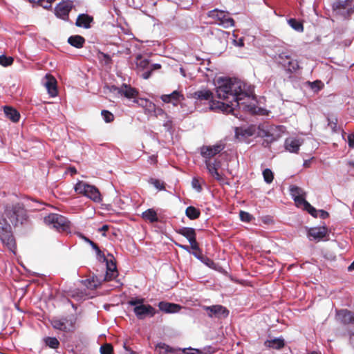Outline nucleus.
I'll return each instance as SVG.
<instances>
[{"label":"nucleus","instance_id":"obj_1","mask_svg":"<svg viewBox=\"0 0 354 354\" xmlns=\"http://www.w3.org/2000/svg\"><path fill=\"white\" fill-rule=\"evenodd\" d=\"M216 93L218 98L227 102L214 100L213 93L207 88L195 91L192 94V97L196 102L208 101L209 109L213 111L232 113L236 118H239L235 113L236 107L245 111H254V106L252 103L253 88L240 80L218 78L216 84Z\"/></svg>","mask_w":354,"mask_h":354},{"label":"nucleus","instance_id":"obj_2","mask_svg":"<svg viewBox=\"0 0 354 354\" xmlns=\"http://www.w3.org/2000/svg\"><path fill=\"white\" fill-rule=\"evenodd\" d=\"M284 129L283 126L261 124L258 127L252 125L247 127H237L235 129V133L237 138H239V136L247 138L257 135L265 138L266 141L272 142L281 136V132H283Z\"/></svg>","mask_w":354,"mask_h":354},{"label":"nucleus","instance_id":"obj_3","mask_svg":"<svg viewBox=\"0 0 354 354\" xmlns=\"http://www.w3.org/2000/svg\"><path fill=\"white\" fill-rule=\"evenodd\" d=\"M145 299L141 297H133L128 301V305L133 306V313L138 319H144L146 317H153L156 313V309L149 304H145Z\"/></svg>","mask_w":354,"mask_h":354},{"label":"nucleus","instance_id":"obj_4","mask_svg":"<svg viewBox=\"0 0 354 354\" xmlns=\"http://www.w3.org/2000/svg\"><path fill=\"white\" fill-rule=\"evenodd\" d=\"M74 189L77 194H82L94 202L100 203L102 201L101 194L98 189L94 185L79 181L75 184Z\"/></svg>","mask_w":354,"mask_h":354},{"label":"nucleus","instance_id":"obj_5","mask_svg":"<svg viewBox=\"0 0 354 354\" xmlns=\"http://www.w3.org/2000/svg\"><path fill=\"white\" fill-rule=\"evenodd\" d=\"M46 225L55 228L59 232H66L70 228V222L68 219L58 214H50L44 218Z\"/></svg>","mask_w":354,"mask_h":354},{"label":"nucleus","instance_id":"obj_6","mask_svg":"<svg viewBox=\"0 0 354 354\" xmlns=\"http://www.w3.org/2000/svg\"><path fill=\"white\" fill-rule=\"evenodd\" d=\"M0 239L3 245L15 253L16 244L11 230V226L4 218L0 219Z\"/></svg>","mask_w":354,"mask_h":354},{"label":"nucleus","instance_id":"obj_7","mask_svg":"<svg viewBox=\"0 0 354 354\" xmlns=\"http://www.w3.org/2000/svg\"><path fill=\"white\" fill-rule=\"evenodd\" d=\"M5 214L10 219L11 223L15 225L19 223H23L24 221L26 218V210L19 203L13 205L11 207H7Z\"/></svg>","mask_w":354,"mask_h":354},{"label":"nucleus","instance_id":"obj_8","mask_svg":"<svg viewBox=\"0 0 354 354\" xmlns=\"http://www.w3.org/2000/svg\"><path fill=\"white\" fill-rule=\"evenodd\" d=\"M207 15L209 17L215 19L218 25L225 28H228L234 26V21L230 16V14L227 12L214 9L210 10Z\"/></svg>","mask_w":354,"mask_h":354},{"label":"nucleus","instance_id":"obj_9","mask_svg":"<svg viewBox=\"0 0 354 354\" xmlns=\"http://www.w3.org/2000/svg\"><path fill=\"white\" fill-rule=\"evenodd\" d=\"M333 9L337 15L346 17L354 12V0H337Z\"/></svg>","mask_w":354,"mask_h":354},{"label":"nucleus","instance_id":"obj_10","mask_svg":"<svg viewBox=\"0 0 354 354\" xmlns=\"http://www.w3.org/2000/svg\"><path fill=\"white\" fill-rule=\"evenodd\" d=\"M176 232L188 240L192 250L201 252L198 244L196 241V234L194 228L183 227L177 230Z\"/></svg>","mask_w":354,"mask_h":354},{"label":"nucleus","instance_id":"obj_11","mask_svg":"<svg viewBox=\"0 0 354 354\" xmlns=\"http://www.w3.org/2000/svg\"><path fill=\"white\" fill-rule=\"evenodd\" d=\"M224 149V145L216 144L212 146H203L201 148V154L205 160H210L212 158Z\"/></svg>","mask_w":354,"mask_h":354},{"label":"nucleus","instance_id":"obj_12","mask_svg":"<svg viewBox=\"0 0 354 354\" xmlns=\"http://www.w3.org/2000/svg\"><path fill=\"white\" fill-rule=\"evenodd\" d=\"M204 310L207 312L209 317H226L229 315L228 310L221 305L204 306Z\"/></svg>","mask_w":354,"mask_h":354},{"label":"nucleus","instance_id":"obj_13","mask_svg":"<svg viewBox=\"0 0 354 354\" xmlns=\"http://www.w3.org/2000/svg\"><path fill=\"white\" fill-rule=\"evenodd\" d=\"M73 7L72 1H62L58 3L55 8V12L57 17L65 19Z\"/></svg>","mask_w":354,"mask_h":354},{"label":"nucleus","instance_id":"obj_14","mask_svg":"<svg viewBox=\"0 0 354 354\" xmlns=\"http://www.w3.org/2000/svg\"><path fill=\"white\" fill-rule=\"evenodd\" d=\"M303 140L301 138L295 137H289L286 139L284 147L286 150L290 153H298L300 146L302 145Z\"/></svg>","mask_w":354,"mask_h":354},{"label":"nucleus","instance_id":"obj_15","mask_svg":"<svg viewBox=\"0 0 354 354\" xmlns=\"http://www.w3.org/2000/svg\"><path fill=\"white\" fill-rule=\"evenodd\" d=\"M328 235L327 228L324 226L309 229L308 236L310 240L320 241Z\"/></svg>","mask_w":354,"mask_h":354},{"label":"nucleus","instance_id":"obj_16","mask_svg":"<svg viewBox=\"0 0 354 354\" xmlns=\"http://www.w3.org/2000/svg\"><path fill=\"white\" fill-rule=\"evenodd\" d=\"M110 91L111 92L117 93L121 95H124L127 98L134 97L138 93L136 89L127 86V84H123L120 88H118L115 86H112L110 88Z\"/></svg>","mask_w":354,"mask_h":354},{"label":"nucleus","instance_id":"obj_17","mask_svg":"<svg viewBox=\"0 0 354 354\" xmlns=\"http://www.w3.org/2000/svg\"><path fill=\"white\" fill-rule=\"evenodd\" d=\"M290 194L298 207H301V205L306 201L304 198V190L297 186H290Z\"/></svg>","mask_w":354,"mask_h":354},{"label":"nucleus","instance_id":"obj_18","mask_svg":"<svg viewBox=\"0 0 354 354\" xmlns=\"http://www.w3.org/2000/svg\"><path fill=\"white\" fill-rule=\"evenodd\" d=\"M205 163L209 174L213 178L219 182L224 181V178L222 175L218 172V168L220 165L219 162L214 161V162H212L210 160H205Z\"/></svg>","mask_w":354,"mask_h":354},{"label":"nucleus","instance_id":"obj_19","mask_svg":"<svg viewBox=\"0 0 354 354\" xmlns=\"http://www.w3.org/2000/svg\"><path fill=\"white\" fill-rule=\"evenodd\" d=\"M44 84L51 97H55L57 95V81L53 76L49 74L46 75Z\"/></svg>","mask_w":354,"mask_h":354},{"label":"nucleus","instance_id":"obj_20","mask_svg":"<svg viewBox=\"0 0 354 354\" xmlns=\"http://www.w3.org/2000/svg\"><path fill=\"white\" fill-rule=\"evenodd\" d=\"M160 99L165 103H172L174 106H177L178 102L183 100L184 96L183 95L178 91H174L168 95H162Z\"/></svg>","mask_w":354,"mask_h":354},{"label":"nucleus","instance_id":"obj_21","mask_svg":"<svg viewBox=\"0 0 354 354\" xmlns=\"http://www.w3.org/2000/svg\"><path fill=\"white\" fill-rule=\"evenodd\" d=\"M336 318L343 324L354 323V313L346 309L337 311Z\"/></svg>","mask_w":354,"mask_h":354},{"label":"nucleus","instance_id":"obj_22","mask_svg":"<svg viewBox=\"0 0 354 354\" xmlns=\"http://www.w3.org/2000/svg\"><path fill=\"white\" fill-rule=\"evenodd\" d=\"M159 309L165 313H176L180 311L182 307L176 304L160 301L158 304Z\"/></svg>","mask_w":354,"mask_h":354},{"label":"nucleus","instance_id":"obj_23","mask_svg":"<svg viewBox=\"0 0 354 354\" xmlns=\"http://www.w3.org/2000/svg\"><path fill=\"white\" fill-rule=\"evenodd\" d=\"M136 70L138 73H144L149 68V62L148 59L141 55H138L135 59Z\"/></svg>","mask_w":354,"mask_h":354},{"label":"nucleus","instance_id":"obj_24","mask_svg":"<svg viewBox=\"0 0 354 354\" xmlns=\"http://www.w3.org/2000/svg\"><path fill=\"white\" fill-rule=\"evenodd\" d=\"M118 276L116 265L112 261L106 262V272L104 281H111Z\"/></svg>","mask_w":354,"mask_h":354},{"label":"nucleus","instance_id":"obj_25","mask_svg":"<svg viewBox=\"0 0 354 354\" xmlns=\"http://www.w3.org/2000/svg\"><path fill=\"white\" fill-rule=\"evenodd\" d=\"M68 321L66 318L54 319L52 320V325L54 328L63 331L70 330L69 326L72 327V322L68 324Z\"/></svg>","mask_w":354,"mask_h":354},{"label":"nucleus","instance_id":"obj_26","mask_svg":"<svg viewBox=\"0 0 354 354\" xmlns=\"http://www.w3.org/2000/svg\"><path fill=\"white\" fill-rule=\"evenodd\" d=\"M138 104L142 106L145 110V113L149 115H152L156 104L149 100L141 98L138 102Z\"/></svg>","mask_w":354,"mask_h":354},{"label":"nucleus","instance_id":"obj_27","mask_svg":"<svg viewBox=\"0 0 354 354\" xmlns=\"http://www.w3.org/2000/svg\"><path fill=\"white\" fill-rule=\"evenodd\" d=\"M93 21V18L88 15L82 14L77 17L75 24L78 27H84L88 28L90 23Z\"/></svg>","mask_w":354,"mask_h":354},{"label":"nucleus","instance_id":"obj_28","mask_svg":"<svg viewBox=\"0 0 354 354\" xmlns=\"http://www.w3.org/2000/svg\"><path fill=\"white\" fill-rule=\"evenodd\" d=\"M6 116L14 122H18L20 118L19 113L15 109L10 106L4 107Z\"/></svg>","mask_w":354,"mask_h":354},{"label":"nucleus","instance_id":"obj_29","mask_svg":"<svg viewBox=\"0 0 354 354\" xmlns=\"http://www.w3.org/2000/svg\"><path fill=\"white\" fill-rule=\"evenodd\" d=\"M265 346L274 349H280L284 346V340L281 337L267 340L265 342Z\"/></svg>","mask_w":354,"mask_h":354},{"label":"nucleus","instance_id":"obj_30","mask_svg":"<svg viewBox=\"0 0 354 354\" xmlns=\"http://www.w3.org/2000/svg\"><path fill=\"white\" fill-rule=\"evenodd\" d=\"M68 42L73 46L80 48H82L85 42V39L80 35H73L68 39Z\"/></svg>","mask_w":354,"mask_h":354},{"label":"nucleus","instance_id":"obj_31","mask_svg":"<svg viewBox=\"0 0 354 354\" xmlns=\"http://www.w3.org/2000/svg\"><path fill=\"white\" fill-rule=\"evenodd\" d=\"M142 216L145 220L150 223H155L158 221L157 213L153 209H147L142 213Z\"/></svg>","mask_w":354,"mask_h":354},{"label":"nucleus","instance_id":"obj_32","mask_svg":"<svg viewBox=\"0 0 354 354\" xmlns=\"http://www.w3.org/2000/svg\"><path fill=\"white\" fill-rule=\"evenodd\" d=\"M185 215L191 220L198 218L201 215V211L194 206H189L186 208Z\"/></svg>","mask_w":354,"mask_h":354},{"label":"nucleus","instance_id":"obj_33","mask_svg":"<svg viewBox=\"0 0 354 354\" xmlns=\"http://www.w3.org/2000/svg\"><path fill=\"white\" fill-rule=\"evenodd\" d=\"M289 26L295 30L302 32L304 31V26L301 22L297 21L295 19H290L288 20Z\"/></svg>","mask_w":354,"mask_h":354},{"label":"nucleus","instance_id":"obj_34","mask_svg":"<svg viewBox=\"0 0 354 354\" xmlns=\"http://www.w3.org/2000/svg\"><path fill=\"white\" fill-rule=\"evenodd\" d=\"M290 72H295L299 68V64L297 60L289 59L288 62H281Z\"/></svg>","mask_w":354,"mask_h":354},{"label":"nucleus","instance_id":"obj_35","mask_svg":"<svg viewBox=\"0 0 354 354\" xmlns=\"http://www.w3.org/2000/svg\"><path fill=\"white\" fill-rule=\"evenodd\" d=\"M303 208L306 210L310 215L314 217L318 216V211L313 207L308 201H306L302 205Z\"/></svg>","mask_w":354,"mask_h":354},{"label":"nucleus","instance_id":"obj_36","mask_svg":"<svg viewBox=\"0 0 354 354\" xmlns=\"http://www.w3.org/2000/svg\"><path fill=\"white\" fill-rule=\"evenodd\" d=\"M151 116H154L156 118H168V115L165 113V111L160 107H157L155 106L153 110L152 111V115Z\"/></svg>","mask_w":354,"mask_h":354},{"label":"nucleus","instance_id":"obj_37","mask_svg":"<svg viewBox=\"0 0 354 354\" xmlns=\"http://www.w3.org/2000/svg\"><path fill=\"white\" fill-rule=\"evenodd\" d=\"M31 3H38L44 8L48 9L51 8L52 3L55 0H28Z\"/></svg>","mask_w":354,"mask_h":354},{"label":"nucleus","instance_id":"obj_38","mask_svg":"<svg viewBox=\"0 0 354 354\" xmlns=\"http://www.w3.org/2000/svg\"><path fill=\"white\" fill-rule=\"evenodd\" d=\"M160 67H161V66H160V64H151V65L149 64V68L147 69V71H145L143 73H142L141 76L144 79L147 80V79H148L150 77V75L151 74V72L153 71L156 70V69H159V68H160Z\"/></svg>","mask_w":354,"mask_h":354},{"label":"nucleus","instance_id":"obj_39","mask_svg":"<svg viewBox=\"0 0 354 354\" xmlns=\"http://www.w3.org/2000/svg\"><path fill=\"white\" fill-rule=\"evenodd\" d=\"M45 343L51 348H57L59 345V342L55 337H48L45 338Z\"/></svg>","mask_w":354,"mask_h":354},{"label":"nucleus","instance_id":"obj_40","mask_svg":"<svg viewBox=\"0 0 354 354\" xmlns=\"http://www.w3.org/2000/svg\"><path fill=\"white\" fill-rule=\"evenodd\" d=\"M263 176L265 182L268 184L271 183L274 178L273 173L270 169H266L263 171Z\"/></svg>","mask_w":354,"mask_h":354},{"label":"nucleus","instance_id":"obj_41","mask_svg":"<svg viewBox=\"0 0 354 354\" xmlns=\"http://www.w3.org/2000/svg\"><path fill=\"white\" fill-rule=\"evenodd\" d=\"M13 63V58L6 55H0V64L4 67L9 66Z\"/></svg>","mask_w":354,"mask_h":354},{"label":"nucleus","instance_id":"obj_42","mask_svg":"<svg viewBox=\"0 0 354 354\" xmlns=\"http://www.w3.org/2000/svg\"><path fill=\"white\" fill-rule=\"evenodd\" d=\"M101 283V280H99L97 277H93L92 279L88 280V288L94 289L98 287Z\"/></svg>","mask_w":354,"mask_h":354},{"label":"nucleus","instance_id":"obj_43","mask_svg":"<svg viewBox=\"0 0 354 354\" xmlns=\"http://www.w3.org/2000/svg\"><path fill=\"white\" fill-rule=\"evenodd\" d=\"M113 353V347L109 344H105L100 347V353L101 354H112Z\"/></svg>","mask_w":354,"mask_h":354},{"label":"nucleus","instance_id":"obj_44","mask_svg":"<svg viewBox=\"0 0 354 354\" xmlns=\"http://www.w3.org/2000/svg\"><path fill=\"white\" fill-rule=\"evenodd\" d=\"M102 116L106 122H110L113 121L114 118L113 115L106 110H103L102 111Z\"/></svg>","mask_w":354,"mask_h":354},{"label":"nucleus","instance_id":"obj_45","mask_svg":"<svg viewBox=\"0 0 354 354\" xmlns=\"http://www.w3.org/2000/svg\"><path fill=\"white\" fill-rule=\"evenodd\" d=\"M239 216L240 219L243 222H250L252 218V216L250 214L244 211L240 212Z\"/></svg>","mask_w":354,"mask_h":354},{"label":"nucleus","instance_id":"obj_46","mask_svg":"<svg viewBox=\"0 0 354 354\" xmlns=\"http://www.w3.org/2000/svg\"><path fill=\"white\" fill-rule=\"evenodd\" d=\"M192 187L198 192H201L202 191V187L200 184L199 180L196 177L192 178Z\"/></svg>","mask_w":354,"mask_h":354},{"label":"nucleus","instance_id":"obj_47","mask_svg":"<svg viewBox=\"0 0 354 354\" xmlns=\"http://www.w3.org/2000/svg\"><path fill=\"white\" fill-rule=\"evenodd\" d=\"M328 125L333 131H335L337 126V119L335 117L328 118Z\"/></svg>","mask_w":354,"mask_h":354},{"label":"nucleus","instance_id":"obj_48","mask_svg":"<svg viewBox=\"0 0 354 354\" xmlns=\"http://www.w3.org/2000/svg\"><path fill=\"white\" fill-rule=\"evenodd\" d=\"M233 37L234 38L233 39L232 43L234 46L238 47H243L244 46L243 37L237 38V36L235 34H233Z\"/></svg>","mask_w":354,"mask_h":354},{"label":"nucleus","instance_id":"obj_49","mask_svg":"<svg viewBox=\"0 0 354 354\" xmlns=\"http://www.w3.org/2000/svg\"><path fill=\"white\" fill-rule=\"evenodd\" d=\"M151 183L158 190H162L165 189L163 184L161 183L160 180L157 179H151Z\"/></svg>","mask_w":354,"mask_h":354},{"label":"nucleus","instance_id":"obj_50","mask_svg":"<svg viewBox=\"0 0 354 354\" xmlns=\"http://www.w3.org/2000/svg\"><path fill=\"white\" fill-rule=\"evenodd\" d=\"M183 354H201V352L197 349L185 348Z\"/></svg>","mask_w":354,"mask_h":354},{"label":"nucleus","instance_id":"obj_51","mask_svg":"<svg viewBox=\"0 0 354 354\" xmlns=\"http://www.w3.org/2000/svg\"><path fill=\"white\" fill-rule=\"evenodd\" d=\"M320 84H321L320 81H315V82L310 83L312 89H313L315 91H319L320 89Z\"/></svg>","mask_w":354,"mask_h":354},{"label":"nucleus","instance_id":"obj_52","mask_svg":"<svg viewBox=\"0 0 354 354\" xmlns=\"http://www.w3.org/2000/svg\"><path fill=\"white\" fill-rule=\"evenodd\" d=\"M163 126L167 129H170L171 127V120L170 118L168 116V118H163Z\"/></svg>","mask_w":354,"mask_h":354},{"label":"nucleus","instance_id":"obj_53","mask_svg":"<svg viewBox=\"0 0 354 354\" xmlns=\"http://www.w3.org/2000/svg\"><path fill=\"white\" fill-rule=\"evenodd\" d=\"M348 144L351 148H354V135L351 134L348 136Z\"/></svg>","mask_w":354,"mask_h":354},{"label":"nucleus","instance_id":"obj_54","mask_svg":"<svg viewBox=\"0 0 354 354\" xmlns=\"http://www.w3.org/2000/svg\"><path fill=\"white\" fill-rule=\"evenodd\" d=\"M279 58L282 60V61H284L285 62V59L286 60H289L290 59V56L286 55V53H282L281 54L279 55Z\"/></svg>","mask_w":354,"mask_h":354},{"label":"nucleus","instance_id":"obj_55","mask_svg":"<svg viewBox=\"0 0 354 354\" xmlns=\"http://www.w3.org/2000/svg\"><path fill=\"white\" fill-rule=\"evenodd\" d=\"M92 248L95 250L97 255H101V250H100L99 247L95 244V243L91 245Z\"/></svg>","mask_w":354,"mask_h":354},{"label":"nucleus","instance_id":"obj_56","mask_svg":"<svg viewBox=\"0 0 354 354\" xmlns=\"http://www.w3.org/2000/svg\"><path fill=\"white\" fill-rule=\"evenodd\" d=\"M176 245L178 247H179V248H182V249L185 250V251H187V252H190L189 247L188 245H182V244H180V243H176Z\"/></svg>","mask_w":354,"mask_h":354},{"label":"nucleus","instance_id":"obj_57","mask_svg":"<svg viewBox=\"0 0 354 354\" xmlns=\"http://www.w3.org/2000/svg\"><path fill=\"white\" fill-rule=\"evenodd\" d=\"M157 348H158L160 349H163V350L167 351V348H168V346H167L164 343H159V344H157Z\"/></svg>","mask_w":354,"mask_h":354},{"label":"nucleus","instance_id":"obj_58","mask_svg":"<svg viewBox=\"0 0 354 354\" xmlns=\"http://www.w3.org/2000/svg\"><path fill=\"white\" fill-rule=\"evenodd\" d=\"M318 212L320 214V217L325 218L328 216V212L324 210H319Z\"/></svg>","mask_w":354,"mask_h":354},{"label":"nucleus","instance_id":"obj_59","mask_svg":"<svg viewBox=\"0 0 354 354\" xmlns=\"http://www.w3.org/2000/svg\"><path fill=\"white\" fill-rule=\"evenodd\" d=\"M108 229H109L108 225H102V226L99 229V231H100V232H102V231H103V232H106V231H107V230H108Z\"/></svg>","mask_w":354,"mask_h":354},{"label":"nucleus","instance_id":"obj_60","mask_svg":"<svg viewBox=\"0 0 354 354\" xmlns=\"http://www.w3.org/2000/svg\"><path fill=\"white\" fill-rule=\"evenodd\" d=\"M310 160H307L304 161V166L305 167H308L310 166Z\"/></svg>","mask_w":354,"mask_h":354},{"label":"nucleus","instance_id":"obj_61","mask_svg":"<svg viewBox=\"0 0 354 354\" xmlns=\"http://www.w3.org/2000/svg\"><path fill=\"white\" fill-rule=\"evenodd\" d=\"M80 237L86 243H88L90 239L86 236H84V235H80Z\"/></svg>","mask_w":354,"mask_h":354},{"label":"nucleus","instance_id":"obj_62","mask_svg":"<svg viewBox=\"0 0 354 354\" xmlns=\"http://www.w3.org/2000/svg\"><path fill=\"white\" fill-rule=\"evenodd\" d=\"M351 342L354 347V333L351 334Z\"/></svg>","mask_w":354,"mask_h":354},{"label":"nucleus","instance_id":"obj_63","mask_svg":"<svg viewBox=\"0 0 354 354\" xmlns=\"http://www.w3.org/2000/svg\"><path fill=\"white\" fill-rule=\"evenodd\" d=\"M70 170H71V172L72 174L77 173V170H76V169L75 167H71Z\"/></svg>","mask_w":354,"mask_h":354},{"label":"nucleus","instance_id":"obj_64","mask_svg":"<svg viewBox=\"0 0 354 354\" xmlns=\"http://www.w3.org/2000/svg\"><path fill=\"white\" fill-rule=\"evenodd\" d=\"M349 270H354V261L351 264V266L348 267Z\"/></svg>","mask_w":354,"mask_h":354}]
</instances>
